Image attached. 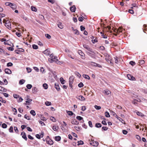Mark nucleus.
<instances>
[{
    "label": "nucleus",
    "mask_w": 147,
    "mask_h": 147,
    "mask_svg": "<svg viewBox=\"0 0 147 147\" xmlns=\"http://www.w3.org/2000/svg\"><path fill=\"white\" fill-rule=\"evenodd\" d=\"M83 47L85 49L89 52H90L88 53L89 55H90L91 53H93V55L95 54L96 53L95 52V51H93L92 50L90 47H89L88 45H87L86 44L84 45H83Z\"/></svg>",
    "instance_id": "f257e3e1"
},
{
    "label": "nucleus",
    "mask_w": 147,
    "mask_h": 147,
    "mask_svg": "<svg viewBox=\"0 0 147 147\" xmlns=\"http://www.w3.org/2000/svg\"><path fill=\"white\" fill-rule=\"evenodd\" d=\"M74 78V76H70L69 79V86L71 88H72V84L73 83V80Z\"/></svg>",
    "instance_id": "f03ea898"
},
{
    "label": "nucleus",
    "mask_w": 147,
    "mask_h": 147,
    "mask_svg": "<svg viewBox=\"0 0 147 147\" xmlns=\"http://www.w3.org/2000/svg\"><path fill=\"white\" fill-rule=\"evenodd\" d=\"M46 140L47 142V144L51 145L53 144V141L49 138V136H47V137L46 139Z\"/></svg>",
    "instance_id": "7ed1b4c3"
},
{
    "label": "nucleus",
    "mask_w": 147,
    "mask_h": 147,
    "mask_svg": "<svg viewBox=\"0 0 147 147\" xmlns=\"http://www.w3.org/2000/svg\"><path fill=\"white\" fill-rule=\"evenodd\" d=\"M89 64L90 65H91L92 66H95V67H101V65H100V64H97L96 63H95V62H92V61L89 62Z\"/></svg>",
    "instance_id": "20e7f679"
},
{
    "label": "nucleus",
    "mask_w": 147,
    "mask_h": 147,
    "mask_svg": "<svg viewBox=\"0 0 147 147\" xmlns=\"http://www.w3.org/2000/svg\"><path fill=\"white\" fill-rule=\"evenodd\" d=\"M26 99L27 100L26 101V103H24L25 105H30L31 103L30 102H31L32 101V99L28 98Z\"/></svg>",
    "instance_id": "39448f33"
},
{
    "label": "nucleus",
    "mask_w": 147,
    "mask_h": 147,
    "mask_svg": "<svg viewBox=\"0 0 147 147\" xmlns=\"http://www.w3.org/2000/svg\"><path fill=\"white\" fill-rule=\"evenodd\" d=\"M90 144L93 146H97L98 144V142L93 141L90 142Z\"/></svg>",
    "instance_id": "423d86ee"
},
{
    "label": "nucleus",
    "mask_w": 147,
    "mask_h": 147,
    "mask_svg": "<svg viewBox=\"0 0 147 147\" xmlns=\"http://www.w3.org/2000/svg\"><path fill=\"white\" fill-rule=\"evenodd\" d=\"M49 61L51 63H52L54 61L57 63H58L57 62L58 61V59H54L53 58H50L49 59Z\"/></svg>",
    "instance_id": "0eeeda50"
},
{
    "label": "nucleus",
    "mask_w": 147,
    "mask_h": 147,
    "mask_svg": "<svg viewBox=\"0 0 147 147\" xmlns=\"http://www.w3.org/2000/svg\"><path fill=\"white\" fill-rule=\"evenodd\" d=\"M21 135L22 136V138L25 139V140H27V138L26 136V134L24 132H22L21 134Z\"/></svg>",
    "instance_id": "6e6552de"
},
{
    "label": "nucleus",
    "mask_w": 147,
    "mask_h": 147,
    "mask_svg": "<svg viewBox=\"0 0 147 147\" xmlns=\"http://www.w3.org/2000/svg\"><path fill=\"white\" fill-rule=\"evenodd\" d=\"M72 124L74 125H78L79 122L76 119H73L71 121Z\"/></svg>",
    "instance_id": "1a4fd4ad"
},
{
    "label": "nucleus",
    "mask_w": 147,
    "mask_h": 147,
    "mask_svg": "<svg viewBox=\"0 0 147 147\" xmlns=\"http://www.w3.org/2000/svg\"><path fill=\"white\" fill-rule=\"evenodd\" d=\"M5 71L6 74H11L12 73L11 71L8 68L5 69Z\"/></svg>",
    "instance_id": "9d476101"
},
{
    "label": "nucleus",
    "mask_w": 147,
    "mask_h": 147,
    "mask_svg": "<svg viewBox=\"0 0 147 147\" xmlns=\"http://www.w3.org/2000/svg\"><path fill=\"white\" fill-rule=\"evenodd\" d=\"M70 11L72 12H75L76 11V7L74 5H73L70 8Z\"/></svg>",
    "instance_id": "9b49d317"
},
{
    "label": "nucleus",
    "mask_w": 147,
    "mask_h": 147,
    "mask_svg": "<svg viewBox=\"0 0 147 147\" xmlns=\"http://www.w3.org/2000/svg\"><path fill=\"white\" fill-rule=\"evenodd\" d=\"M10 6L13 10L15 9L16 8V4L11 3Z\"/></svg>",
    "instance_id": "f8f14e48"
},
{
    "label": "nucleus",
    "mask_w": 147,
    "mask_h": 147,
    "mask_svg": "<svg viewBox=\"0 0 147 147\" xmlns=\"http://www.w3.org/2000/svg\"><path fill=\"white\" fill-rule=\"evenodd\" d=\"M55 88L57 90V91H59L60 89V87L59 85L58 84H57L55 83Z\"/></svg>",
    "instance_id": "ddd939ff"
},
{
    "label": "nucleus",
    "mask_w": 147,
    "mask_h": 147,
    "mask_svg": "<svg viewBox=\"0 0 147 147\" xmlns=\"http://www.w3.org/2000/svg\"><path fill=\"white\" fill-rule=\"evenodd\" d=\"M60 81L62 84H64L65 82V81L64 80L63 78H61L60 79Z\"/></svg>",
    "instance_id": "4468645a"
},
{
    "label": "nucleus",
    "mask_w": 147,
    "mask_h": 147,
    "mask_svg": "<svg viewBox=\"0 0 147 147\" xmlns=\"http://www.w3.org/2000/svg\"><path fill=\"white\" fill-rule=\"evenodd\" d=\"M5 25L8 29H10L11 28V23H9L8 24H5Z\"/></svg>",
    "instance_id": "2eb2a0df"
},
{
    "label": "nucleus",
    "mask_w": 147,
    "mask_h": 147,
    "mask_svg": "<svg viewBox=\"0 0 147 147\" xmlns=\"http://www.w3.org/2000/svg\"><path fill=\"white\" fill-rule=\"evenodd\" d=\"M61 138L59 136H56L55 137V140L57 141H60L61 140Z\"/></svg>",
    "instance_id": "dca6fc26"
},
{
    "label": "nucleus",
    "mask_w": 147,
    "mask_h": 147,
    "mask_svg": "<svg viewBox=\"0 0 147 147\" xmlns=\"http://www.w3.org/2000/svg\"><path fill=\"white\" fill-rule=\"evenodd\" d=\"M115 117L117 118V119L123 123V121H124L122 119H121L120 117H118L117 115H116V116H115Z\"/></svg>",
    "instance_id": "f3484780"
},
{
    "label": "nucleus",
    "mask_w": 147,
    "mask_h": 147,
    "mask_svg": "<svg viewBox=\"0 0 147 147\" xmlns=\"http://www.w3.org/2000/svg\"><path fill=\"white\" fill-rule=\"evenodd\" d=\"M95 126L96 127L99 128L101 127L102 125L100 123H97L95 124Z\"/></svg>",
    "instance_id": "a211bd4d"
},
{
    "label": "nucleus",
    "mask_w": 147,
    "mask_h": 147,
    "mask_svg": "<svg viewBox=\"0 0 147 147\" xmlns=\"http://www.w3.org/2000/svg\"><path fill=\"white\" fill-rule=\"evenodd\" d=\"M83 76L84 78H85L86 79L89 80L90 79V77L89 76L86 74H84L83 75Z\"/></svg>",
    "instance_id": "6ab92c4d"
},
{
    "label": "nucleus",
    "mask_w": 147,
    "mask_h": 147,
    "mask_svg": "<svg viewBox=\"0 0 147 147\" xmlns=\"http://www.w3.org/2000/svg\"><path fill=\"white\" fill-rule=\"evenodd\" d=\"M58 27L61 29H62L63 28V26L62 25V23L61 22H59L58 24Z\"/></svg>",
    "instance_id": "aec40b11"
},
{
    "label": "nucleus",
    "mask_w": 147,
    "mask_h": 147,
    "mask_svg": "<svg viewBox=\"0 0 147 147\" xmlns=\"http://www.w3.org/2000/svg\"><path fill=\"white\" fill-rule=\"evenodd\" d=\"M78 98L80 100H85V98L82 96H80L78 97Z\"/></svg>",
    "instance_id": "412c9836"
},
{
    "label": "nucleus",
    "mask_w": 147,
    "mask_h": 147,
    "mask_svg": "<svg viewBox=\"0 0 147 147\" xmlns=\"http://www.w3.org/2000/svg\"><path fill=\"white\" fill-rule=\"evenodd\" d=\"M50 57L51 58H53L55 59H56L57 58V57H56V56H54L53 55V53L51 54L50 55Z\"/></svg>",
    "instance_id": "4be33fe9"
},
{
    "label": "nucleus",
    "mask_w": 147,
    "mask_h": 147,
    "mask_svg": "<svg viewBox=\"0 0 147 147\" xmlns=\"http://www.w3.org/2000/svg\"><path fill=\"white\" fill-rule=\"evenodd\" d=\"M0 91H3L4 92H5L7 91V90L6 89H5V88L0 86Z\"/></svg>",
    "instance_id": "5701e85b"
},
{
    "label": "nucleus",
    "mask_w": 147,
    "mask_h": 147,
    "mask_svg": "<svg viewBox=\"0 0 147 147\" xmlns=\"http://www.w3.org/2000/svg\"><path fill=\"white\" fill-rule=\"evenodd\" d=\"M31 10L33 11H37V9L35 7L33 6H31Z\"/></svg>",
    "instance_id": "b1692460"
},
{
    "label": "nucleus",
    "mask_w": 147,
    "mask_h": 147,
    "mask_svg": "<svg viewBox=\"0 0 147 147\" xmlns=\"http://www.w3.org/2000/svg\"><path fill=\"white\" fill-rule=\"evenodd\" d=\"M67 113L70 116H72L74 114V113L71 111H67Z\"/></svg>",
    "instance_id": "393cba45"
},
{
    "label": "nucleus",
    "mask_w": 147,
    "mask_h": 147,
    "mask_svg": "<svg viewBox=\"0 0 147 147\" xmlns=\"http://www.w3.org/2000/svg\"><path fill=\"white\" fill-rule=\"evenodd\" d=\"M30 113L33 116H34L36 115L35 112L33 110H32L30 111Z\"/></svg>",
    "instance_id": "a878e982"
},
{
    "label": "nucleus",
    "mask_w": 147,
    "mask_h": 147,
    "mask_svg": "<svg viewBox=\"0 0 147 147\" xmlns=\"http://www.w3.org/2000/svg\"><path fill=\"white\" fill-rule=\"evenodd\" d=\"M137 114L138 115L142 117L144 116V114L140 112H137Z\"/></svg>",
    "instance_id": "bb28decb"
},
{
    "label": "nucleus",
    "mask_w": 147,
    "mask_h": 147,
    "mask_svg": "<svg viewBox=\"0 0 147 147\" xmlns=\"http://www.w3.org/2000/svg\"><path fill=\"white\" fill-rule=\"evenodd\" d=\"M108 57H107L105 59L108 62L109 61H111L112 60L111 57L109 55H108Z\"/></svg>",
    "instance_id": "cd10ccee"
},
{
    "label": "nucleus",
    "mask_w": 147,
    "mask_h": 147,
    "mask_svg": "<svg viewBox=\"0 0 147 147\" xmlns=\"http://www.w3.org/2000/svg\"><path fill=\"white\" fill-rule=\"evenodd\" d=\"M32 47L34 49H38V46L37 45H32Z\"/></svg>",
    "instance_id": "c85d7f7f"
},
{
    "label": "nucleus",
    "mask_w": 147,
    "mask_h": 147,
    "mask_svg": "<svg viewBox=\"0 0 147 147\" xmlns=\"http://www.w3.org/2000/svg\"><path fill=\"white\" fill-rule=\"evenodd\" d=\"M105 116L107 117H110V115H109V113H108L107 111L106 112H105Z\"/></svg>",
    "instance_id": "c756f323"
},
{
    "label": "nucleus",
    "mask_w": 147,
    "mask_h": 147,
    "mask_svg": "<svg viewBox=\"0 0 147 147\" xmlns=\"http://www.w3.org/2000/svg\"><path fill=\"white\" fill-rule=\"evenodd\" d=\"M76 119L79 121H81L83 119V117L80 116H77L76 117Z\"/></svg>",
    "instance_id": "7c9ffc66"
},
{
    "label": "nucleus",
    "mask_w": 147,
    "mask_h": 147,
    "mask_svg": "<svg viewBox=\"0 0 147 147\" xmlns=\"http://www.w3.org/2000/svg\"><path fill=\"white\" fill-rule=\"evenodd\" d=\"M78 145H82L84 144V142L82 140H80V141H78Z\"/></svg>",
    "instance_id": "2f4dec72"
},
{
    "label": "nucleus",
    "mask_w": 147,
    "mask_h": 147,
    "mask_svg": "<svg viewBox=\"0 0 147 147\" xmlns=\"http://www.w3.org/2000/svg\"><path fill=\"white\" fill-rule=\"evenodd\" d=\"M43 88L45 89L48 88V85L46 83L44 84H43Z\"/></svg>",
    "instance_id": "473e14b6"
},
{
    "label": "nucleus",
    "mask_w": 147,
    "mask_h": 147,
    "mask_svg": "<svg viewBox=\"0 0 147 147\" xmlns=\"http://www.w3.org/2000/svg\"><path fill=\"white\" fill-rule=\"evenodd\" d=\"M92 42L93 43H94L95 42H98L97 39L96 38L95 39L92 40Z\"/></svg>",
    "instance_id": "72a5a7b5"
},
{
    "label": "nucleus",
    "mask_w": 147,
    "mask_h": 147,
    "mask_svg": "<svg viewBox=\"0 0 147 147\" xmlns=\"http://www.w3.org/2000/svg\"><path fill=\"white\" fill-rule=\"evenodd\" d=\"M17 99L18 102H21L23 100V99L21 97H19Z\"/></svg>",
    "instance_id": "f704fd0d"
},
{
    "label": "nucleus",
    "mask_w": 147,
    "mask_h": 147,
    "mask_svg": "<svg viewBox=\"0 0 147 147\" xmlns=\"http://www.w3.org/2000/svg\"><path fill=\"white\" fill-rule=\"evenodd\" d=\"M24 118L28 120L30 119V117L29 116H28L27 115H24Z\"/></svg>",
    "instance_id": "c9c22d12"
},
{
    "label": "nucleus",
    "mask_w": 147,
    "mask_h": 147,
    "mask_svg": "<svg viewBox=\"0 0 147 147\" xmlns=\"http://www.w3.org/2000/svg\"><path fill=\"white\" fill-rule=\"evenodd\" d=\"M45 104L47 106H50L51 105V102L48 101H47L45 102Z\"/></svg>",
    "instance_id": "e433bc0d"
},
{
    "label": "nucleus",
    "mask_w": 147,
    "mask_h": 147,
    "mask_svg": "<svg viewBox=\"0 0 147 147\" xmlns=\"http://www.w3.org/2000/svg\"><path fill=\"white\" fill-rule=\"evenodd\" d=\"M25 82V81L24 80H20V81H19V84H23L24 82Z\"/></svg>",
    "instance_id": "4c0bfd02"
},
{
    "label": "nucleus",
    "mask_w": 147,
    "mask_h": 147,
    "mask_svg": "<svg viewBox=\"0 0 147 147\" xmlns=\"http://www.w3.org/2000/svg\"><path fill=\"white\" fill-rule=\"evenodd\" d=\"M32 85H31V84H28V85H27L26 86V87L28 89H30L32 87Z\"/></svg>",
    "instance_id": "58836bf2"
},
{
    "label": "nucleus",
    "mask_w": 147,
    "mask_h": 147,
    "mask_svg": "<svg viewBox=\"0 0 147 147\" xmlns=\"http://www.w3.org/2000/svg\"><path fill=\"white\" fill-rule=\"evenodd\" d=\"M84 86V84L82 82H80L78 84V86L80 88Z\"/></svg>",
    "instance_id": "ea45409f"
},
{
    "label": "nucleus",
    "mask_w": 147,
    "mask_h": 147,
    "mask_svg": "<svg viewBox=\"0 0 147 147\" xmlns=\"http://www.w3.org/2000/svg\"><path fill=\"white\" fill-rule=\"evenodd\" d=\"M50 119L53 122H55L56 121V119L53 117H51Z\"/></svg>",
    "instance_id": "a19ab883"
},
{
    "label": "nucleus",
    "mask_w": 147,
    "mask_h": 147,
    "mask_svg": "<svg viewBox=\"0 0 147 147\" xmlns=\"http://www.w3.org/2000/svg\"><path fill=\"white\" fill-rule=\"evenodd\" d=\"M13 96L15 98L18 99L19 97V96L16 94H13Z\"/></svg>",
    "instance_id": "79ce46f5"
},
{
    "label": "nucleus",
    "mask_w": 147,
    "mask_h": 147,
    "mask_svg": "<svg viewBox=\"0 0 147 147\" xmlns=\"http://www.w3.org/2000/svg\"><path fill=\"white\" fill-rule=\"evenodd\" d=\"M14 129L16 133H18L19 131L18 129L16 127H14Z\"/></svg>",
    "instance_id": "37998d69"
},
{
    "label": "nucleus",
    "mask_w": 147,
    "mask_h": 147,
    "mask_svg": "<svg viewBox=\"0 0 147 147\" xmlns=\"http://www.w3.org/2000/svg\"><path fill=\"white\" fill-rule=\"evenodd\" d=\"M46 37L48 39H50L51 38V36L47 34H45Z\"/></svg>",
    "instance_id": "c03bdc74"
},
{
    "label": "nucleus",
    "mask_w": 147,
    "mask_h": 147,
    "mask_svg": "<svg viewBox=\"0 0 147 147\" xmlns=\"http://www.w3.org/2000/svg\"><path fill=\"white\" fill-rule=\"evenodd\" d=\"M122 28L121 27L119 28L117 30V32H122Z\"/></svg>",
    "instance_id": "a18cd8bd"
},
{
    "label": "nucleus",
    "mask_w": 147,
    "mask_h": 147,
    "mask_svg": "<svg viewBox=\"0 0 147 147\" xmlns=\"http://www.w3.org/2000/svg\"><path fill=\"white\" fill-rule=\"evenodd\" d=\"M95 108L97 110H99L101 108V107L100 106H98L97 105H95L94 106Z\"/></svg>",
    "instance_id": "49530a36"
},
{
    "label": "nucleus",
    "mask_w": 147,
    "mask_h": 147,
    "mask_svg": "<svg viewBox=\"0 0 147 147\" xmlns=\"http://www.w3.org/2000/svg\"><path fill=\"white\" fill-rule=\"evenodd\" d=\"M2 127L3 128H6L7 127V125L5 123H4L2 124Z\"/></svg>",
    "instance_id": "de8ad7c7"
},
{
    "label": "nucleus",
    "mask_w": 147,
    "mask_h": 147,
    "mask_svg": "<svg viewBox=\"0 0 147 147\" xmlns=\"http://www.w3.org/2000/svg\"><path fill=\"white\" fill-rule=\"evenodd\" d=\"M76 75L79 78H80L81 77V75L78 72H76L75 73Z\"/></svg>",
    "instance_id": "09e8293b"
},
{
    "label": "nucleus",
    "mask_w": 147,
    "mask_h": 147,
    "mask_svg": "<svg viewBox=\"0 0 147 147\" xmlns=\"http://www.w3.org/2000/svg\"><path fill=\"white\" fill-rule=\"evenodd\" d=\"M78 53L80 55L82 56H83V53L81 50H78Z\"/></svg>",
    "instance_id": "8fccbe9b"
},
{
    "label": "nucleus",
    "mask_w": 147,
    "mask_h": 147,
    "mask_svg": "<svg viewBox=\"0 0 147 147\" xmlns=\"http://www.w3.org/2000/svg\"><path fill=\"white\" fill-rule=\"evenodd\" d=\"M52 129L53 130L55 131H56L57 130V129H58V128L57 127H56V126H53V127Z\"/></svg>",
    "instance_id": "3c124183"
},
{
    "label": "nucleus",
    "mask_w": 147,
    "mask_h": 147,
    "mask_svg": "<svg viewBox=\"0 0 147 147\" xmlns=\"http://www.w3.org/2000/svg\"><path fill=\"white\" fill-rule=\"evenodd\" d=\"M139 61V62H138V63H139L141 65H142V64H144L145 62L143 60H141Z\"/></svg>",
    "instance_id": "603ef678"
},
{
    "label": "nucleus",
    "mask_w": 147,
    "mask_h": 147,
    "mask_svg": "<svg viewBox=\"0 0 147 147\" xmlns=\"http://www.w3.org/2000/svg\"><path fill=\"white\" fill-rule=\"evenodd\" d=\"M9 131L10 132H13V127L12 126H11L9 129Z\"/></svg>",
    "instance_id": "864d4df0"
},
{
    "label": "nucleus",
    "mask_w": 147,
    "mask_h": 147,
    "mask_svg": "<svg viewBox=\"0 0 147 147\" xmlns=\"http://www.w3.org/2000/svg\"><path fill=\"white\" fill-rule=\"evenodd\" d=\"M74 33L75 34L78 35L79 34L78 31L77 30H74Z\"/></svg>",
    "instance_id": "5fc2aeb1"
},
{
    "label": "nucleus",
    "mask_w": 147,
    "mask_h": 147,
    "mask_svg": "<svg viewBox=\"0 0 147 147\" xmlns=\"http://www.w3.org/2000/svg\"><path fill=\"white\" fill-rule=\"evenodd\" d=\"M12 110L14 112V114L16 115L17 114V111L16 109L15 108H13Z\"/></svg>",
    "instance_id": "6e6d98bb"
},
{
    "label": "nucleus",
    "mask_w": 147,
    "mask_h": 147,
    "mask_svg": "<svg viewBox=\"0 0 147 147\" xmlns=\"http://www.w3.org/2000/svg\"><path fill=\"white\" fill-rule=\"evenodd\" d=\"M13 65V64L11 62L8 63L7 64V67L11 66Z\"/></svg>",
    "instance_id": "4d7b16f0"
},
{
    "label": "nucleus",
    "mask_w": 147,
    "mask_h": 147,
    "mask_svg": "<svg viewBox=\"0 0 147 147\" xmlns=\"http://www.w3.org/2000/svg\"><path fill=\"white\" fill-rule=\"evenodd\" d=\"M88 124H89V125L90 127H92L93 126H92V123L91 121H88Z\"/></svg>",
    "instance_id": "13d9d810"
},
{
    "label": "nucleus",
    "mask_w": 147,
    "mask_h": 147,
    "mask_svg": "<svg viewBox=\"0 0 147 147\" xmlns=\"http://www.w3.org/2000/svg\"><path fill=\"white\" fill-rule=\"evenodd\" d=\"M32 91L33 92H36L38 91L37 88L35 87H33L32 88Z\"/></svg>",
    "instance_id": "bf43d9fd"
},
{
    "label": "nucleus",
    "mask_w": 147,
    "mask_h": 147,
    "mask_svg": "<svg viewBox=\"0 0 147 147\" xmlns=\"http://www.w3.org/2000/svg\"><path fill=\"white\" fill-rule=\"evenodd\" d=\"M100 33L102 34V35H101V36H102V37L104 38H107V36L104 35V34H103L102 33V32H100Z\"/></svg>",
    "instance_id": "052dcab7"
},
{
    "label": "nucleus",
    "mask_w": 147,
    "mask_h": 147,
    "mask_svg": "<svg viewBox=\"0 0 147 147\" xmlns=\"http://www.w3.org/2000/svg\"><path fill=\"white\" fill-rule=\"evenodd\" d=\"M7 49L9 51H13V48L12 47H7Z\"/></svg>",
    "instance_id": "680f3d73"
},
{
    "label": "nucleus",
    "mask_w": 147,
    "mask_h": 147,
    "mask_svg": "<svg viewBox=\"0 0 147 147\" xmlns=\"http://www.w3.org/2000/svg\"><path fill=\"white\" fill-rule=\"evenodd\" d=\"M132 103L135 105H136L137 104V102H136V99L135 100H134L132 102Z\"/></svg>",
    "instance_id": "e2e57ef3"
},
{
    "label": "nucleus",
    "mask_w": 147,
    "mask_h": 147,
    "mask_svg": "<svg viewBox=\"0 0 147 147\" xmlns=\"http://www.w3.org/2000/svg\"><path fill=\"white\" fill-rule=\"evenodd\" d=\"M78 20L82 22L84 20L83 17H80L78 18Z\"/></svg>",
    "instance_id": "0e129e2a"
},
{
    "label": "nucleus",
    "mask_w": 147,
    "mask_h": 147,
    "mask_svg": "<svg viewBox=\"0 0 147 147\" xmlns=\"http://www.w3.org/2000/svg\"><path fill=\"white\" fill-rule=\"evenodd\" d=\"M123 133L125 135L127 133V131L125 130H123L122 131Z\"/></svg>",
    "instance_id": "69168bd1"
},
{
    "label": "nucleus",
    "mask_w": 147,
    "mask_h": 147,
    "mask_svg": "<svg viewBox=\"0 0 147 147\" xmlns=\"http://www.w3.org/2000/svg\"><path fill=\"white\" fill-rule=\"evenodd\" d=\"M18 111L20 113H22L23 112V110L22 108H19L18 109Z\"/></svg>",
    "instance_id": "338daca9"
},
{
    "label": "nucleus",
    "mask_w": 147,
    "mask_h": 147,
    "mask_svg": "<svg viewBox=\"0 0 147 147\" xmlns=\"http://www.w3.org/2000/svg\"><path fill=\"white\" fill-rule=\"evenodd\" d=\"M127 77L128 78V79L129 80H130V79L131 78V77H132V76L130 74H127Z\"/></svg>",
    "instance_id": "774afa93"
}]
</instances>
